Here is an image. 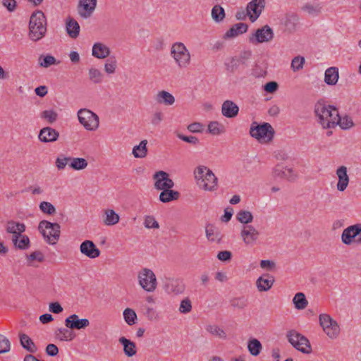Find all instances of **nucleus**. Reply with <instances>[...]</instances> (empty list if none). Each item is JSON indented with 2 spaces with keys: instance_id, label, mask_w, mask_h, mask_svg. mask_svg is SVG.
Returning a JSON list of instances; mask_svg holds the SVG:
<instances>
[{
  "instance_id": "nucleus-1",
  "label": "nucleus",
  "mask_w": 361,
  "mask_h": 361,
  "mask_svg": "<svg viewBox=\"0 0 361 361\" xmlns=\"http://www.w3.org/2000/svg\"><path fill=\"white\" fill-rule=\"evenodd\" d=\"M314 112L318 117V121L323 128H334L337 126L336 119L338 116L337 109L322 102H317L314 106Z\"/></svg>"
},
{
  "instance_id": "nucleus-2",
  "label": "nucleus",
  "mask_w": 361,
  "mask_h": 361,
  "mask_svg": "<svg viewBox=\"0 0 361 361\" xmlns=\"http://www.w3.org/2000/svg\"><path fill=\"white\" fill-rule=\"evenodd\" d=\"M47 32V19L41 11L34 12L29 23V38L34 42L42 39Z\"/></svg>"
},
{
  "instance_id": "nucleus-3",
  "label": "nucleus",
  "mask_w": 361,
  "mask_h": 361,
  "mask_svg": "<svg viewBox=\"0 0 361 361\" xmlns=\"http://www.w3.org/2000/svg\"><path fill=\"white\" fill-rule=\"evenodd\" d=\"M195 178L198 185L204 191L213 192L218 188V179L212 171L205 166H199L195 170Z\"/></svg>"
},
{
  "instance_id": "nucleus-4",
  "label": "nucleus",
  "mask_w": 361,
  "mask_h": 361,
  "mask_svg": "<svg viewBox=\"0 0 361 361\" xmlns=\"http://www.w3.org/2000/svg\"><path fill=\"white\" fill-rule=\"evenodd\" d=\"M250 135L262 144H266L272 140L274 130L269 123L258 124L253 122L250 128Z\"/></svg>"
},
{
  "instance_id": "nucleus-5",
  "label": "nucleus",
  "mask_w": 361,
  "mask_h": 361,
  "mask_svg": "<svg viewBox=\"0 0 361 361\" xmlns=\"http://www.w3.org/2000/svg\"><path fill=\"white\" fill-rule=\"evenodd\" d=\"M38 229L48 244L54 245L57 243L61 233V226L58 223L43 220L39 222Z\"/></svg>"
},
{
  "instance_id": "nucleus-6",
  "label": "nucleus",
  "mask_w": 361,
  "mask_h": 361,
  "mask_svg": "<svg viewBox=\"0 0 361 361\" xmlns=\"http://www.w3.org/2000/svg\"><path fill=\"white\" fill-rule=\"evenodd\" d=\"M171 56L180 68H185L190 64V53L183 42H177L171 45Z\"/></svg>"
},
{
  "instance_id": "nucleus-7",
  "label": "nucleus",
  "mask_w": 361,
  "mask_h": 361,
  "mask_svg": "<svg viewBox=\"0 0 361 361\" xmlns=\"http://www.w3.org/2000/svg\"><path fill=\"white\" fill-rule=\"evenodd\" d=\"M286 338L288 343L302 353L309 355L312 352L309 339L298 331L295 330L288 331Z\"/></svg>"
},
{
  "instance_id": "nucleus-8",
  "label": "nucleus",
  "mask_w": 361,
  "mask_h": 361,
  "mask_svg": "<svg viewBox=\"0 0 361 361\" xmlns=\"http://www.w3.org/2000/svg\"><path fill=\"white\" fill-rule=\"evenodd\" d=\"M138 283L146 292H154L157 288V280L152 270L148 268L141 269L137 274Z\"/></svg>"
},
{
  "instance_id": "nucleus-9",
  "label": "nucleus",
  "mask_w": 361,
  "mask_h": 361,
  "mask_svg": "<svg viewBox=\"0 0 361 361\" xmlns=\"http://www.w3.org/2000/svg\"><path fill=\"white\" fill-rule=\"evenodd\" d=\"M319 324L324 332L331 339H336L340 334V326L338 322L328 314H320L319 316Z\"/></svg>"
},
{
  "instance_id": "nucleus-10",
  "label": "nucleus",
  "mask_w": 361,
  "mask_h": 361,
  "mask_svg": "<svg viewBox=\"0 0 361 361\" xmlns=\"http://www.w3.org/2000/svg\"><path fill=\"white\" fill-rule=\"evenodd\" d=\"M78 117L80 123L90 131L96 130L99 125V116L92 111L87 109H81L78 111Z\"/></svg>"
},
{
  "instance_id": "nucleus-11",
  "label": "nucleus",
  "mask_w": 361,
  "mask_h": 361,
  "mask_svg": "<svg viewBox=\"0 0 361 361\" xmlns=\"http://www.w3.org/2000/svg\"><path fill=\"white\" fill-rule=\"evenodd\" d=\"M341 242L346 245L353 243L361 244V224H356L345 228L341 234Z\"/></svg>"
},
{
  "instance_id": "nucleus-12",
  "label": "nucleus",
  "mask_w": 361,
  "mask_h": 361,
  "mask_svg": "<svg viewBox=\"0 0 361 361\" xmlns=\"http://www.w3.org/2000/svg\"><path fill=\"white\" fill-rule=\"evenodd\" d=\"M240 238L246 246H253L259 239V231L252 225L243 226L240 231Z\"/></svg>"
},
{
  "instance_id": "nucleus-13",
  "label": "nucleus",
  "mask_w": 361,
  "mask_h": 361,
  "mask_svg": "<svg viewBox=\"0 0 361 361\" xmlns=\"http://www.w3.org/2000/svg\"><path fill=\"white\" fill-rule=\"evenodd\" d=\"M154 188L158 190L171 189L174 186L173 180L169 178V174L164 171H159L153 175Z\"/></svg>"
},
{
  "instance_id": "nucleus-14",
  "label": "nucleus",
  "mask_w": 361,
  "mask_h": 361,
  "mask_svg": "<svg viewBox=\"0 0 361 361\" xmlns=\"http://www.w3.org/2000/svg\"><path fill=\"white\" fill-rule=\"evenodd\" d=\"M274 38L273 30L267 25L259 28L250 37V42L253 44L268 42Z\"/></svg>"
},
{
  "instance_id": "nucleus-15",
  "label": "nucleus",
  "mask_w": 361,
  "mask_h": 361,
  "mask_svg": "<svg viewBox=\"0 0 361 361\" xmlns=\"http://www.w3.org/2000/svg\"><path fill=\"white\" fill-rule=\"evenodd\" d=\"M97 0H79L77 6L78 15L83 19L90 18L94 12Z\"/></svg>"
},
{
  "instance_id": "nucleus-16",
  "label": "nucleus",
  "mask_w": 361,
  "mask_h": 361,
  "mask_svg": "<svg viewBox=\"0 0 361 361\" xmlns=\"http://www.w3.org/2000/svg\"><path fill=\"white\" fill-rule=\"evenodd\" d=\"M272 176L274 178L286 179L288 181H295L298 178V174L292 168L282 164H277L274 167Z\"/></svg>"
},
{
  "instance_id": "nucleus-17",
  "label": "nucleus",
  "mask_w": 361,
  "mask_h": 361,
  "mask_svg": "<svg viewBox=\"0 0 361 361\" xmlns=\"http://www.w3.org/2000/svg\"><path fill=\"white\" fill-rule=\"evenodd\" d=\"M264 7L265 0H252L248 3L246 11L250 20L255 22L259 18Z\"/></svg>"
},
{
  "instance_id": "nucleus-18",
  "label": "nucleus",
  "mask_w": 361,
  "mask_h": 361,
  "mask_svg": "<svg viewBox=\"0 0 361 361\" xmlns=\"http://www.w3.org/2000/svg\"><path fill=\"white\" fill-rule=\"evenodd\" d=\"M80 252L90 259H95L101 254L99 249L90 240H85L80 244Z\"/></svg>"
},
{
  "instance_id": "nucleus-19",
  "label": "nucleus",
  "mask_w": 361,
  "mask_h": 361,
  "mask_svg": "<svg viewBox=\"0 0 361 361\" xmlns=\"http://www.w3.org/2000/svg\"><path fill=\"white\" fill-rule=\"evenodd\" d=\"M65 326L70 329L80 330L90 326L87 319H80L78 314H73L65 319Z\"/></svg>"
},
{
  "instance_id": "nucleus-20",
  "label": "nucleus",
  "mask_w": 361,
  "mask_h": 361,
  "mask_svg": "<svg viewBox=\"0 0 361 361\" xmlns=\"http://www.w3.org/2000/svg\"><path fill=\"white\" fill-rule=\"evenodd\" d=\"M336 176L338 179L336 188L338 191L343 192L347 188L350 181L347 167L345 166L338 167L336 170Z\"/></svg>"
},
{
  "instance_id": "nucleus-21",
  "label": "nucleus",
  "mask_w": 361,
  "mask_h": 361,
  "mask_svg": "<svg viewBox=\"0 0 361 361\" xmlns=\"http://www.w3.org/2000/svg\"><path fill=\"white\" fill-rule=\"evenodd\" d=\"M59 133L51 127H44L39 130L38 138L42 142H52L58 140Z\"/></svg>"
},
{
  "instance_id": "nucleus-22",
  "label": "nucleus",
  "mask_w": 361,
  "mask_h": 361,
  "mask_svg": "<svg viewBox=\"0 0 361 361\" xmlns=\"http://www.w3.org/2000/svg\"><path fill=\"white\" fill-rule=\"evenodd\" d=\"M274 281L275 279L273 276L264 274L257 279L256 286L259 292H266L271 288Z\"/></svg>"
},
{
  "instance_id": "nucleus-23",
  "label": "nucleus",
  "mask_w": 361,
  "mask_h": 361,
  "mask_svg": "<svg viewBox=\"0 0 361 361\" xmlns=\"http://www.w3.org/2000/svg\"><path fill=\"white\" fill-rule=\"evenodd\" d=\"M239 111L238 105L231 100H226L221 106V114L226 118H235Z\"/></svg>"
},
{
  "instance_id": "nucleus-24",
  "label": "nucleus",
  "mask_w": 361,
  "mask_h": 361,
  "mask_svg": "<svg viewBox=\"0 0 361 361\" xmlns=\"http://www.w3.org/2000/svg\"><path fill=\"white\" fill-rule=\"evenodd\" d=\"M166 290L173 295H179L185 291V284L180 279H171L166 284Z\"/></svg>"
},
{
  "instance_id": "nucleus-25",
  "label": "nucleus",
  "mask_w": 361,
  "mask_h": 361,
  "mask_svg": "<svg viewBox=\"0 0 361 361\" xmlns=\"http://www.w3.org/2000/svg\"><path fill=\"white\" fill-rule=\"evenodd\" d=\"M110 53V49L102 42H96L92 47V54L97 59H106L109 56Z\"/></svg>"
},
{
  "instance_id": "nucleus-26",
  "label": "nucleus",
  "mask_w": 361,
  "mask_h": 361,
  "mask_svg": "<svg viewBox=\"0 0 361 361\" xmlns=\"http://www.w3.org/2000/svg\"><path fill=\"white\" fill-rule=\"evenodd\" d=\"M154 100L157 104L165 106H171L175 103V97L166 90L158 92L154 96Z\"/></svg>"
},
{
  "instance_id": "nucleus-27",
  "label": "nucleus",
  "mask_w": 361,
  "mask_h": 361,
  "mask_svg": "<svg viewBox=\"0 0 361 361\" xmlns=\"http://www.w3.org/2000/svg\"><path fill=\"white\" fill-rule=\"evenodd\" d=\"M104 74L97 68L91 66L87 70V79L93 85H99L104 81Z\"/></svg>"
},
{
  "instance_id": "nucleus-28",
  "label": "nucleus",
  "mask_w": 361,
  "mask_h": 361,
  "mask_svg": "<svg viewBox=\"0 0 361 361\" xmlns=\"http://www.w3.org/2000/svg\"><path fill=\"white\" fill-rule=\"evenodd\" d=\"M66 30L68 36L72 39H76L80 34V25L73 18H68L66 20Z\"/></svg>"
},
{
  "instance_id": "nucleus-29",
  "label": "nucleus",
  "mask_w": 361,
  "mask_h": 361,
  "mask_svg": "<svg viewBox=\"0 0 361 361\" xmlns=\"http://www.w3.org/2000/svg\"><path fill=\"white\" fill-rule=\"evenodd\" d=\"M205 233L207 240L210 242L219 243L222 239V235L219 229L212 224L206 226Z\"/></svg>"
},
{
  "instance_id": "nucleus-30",
  "label": "nucleus",
  "mask_w": 361,
  "mask_h": 361,
  "mask_svg": "<svg viewBox=\"0 0 361 361\" xmlns=\"http://www.w3.org/2000/svg\"><path fill=\"white\" fill-rule=\"evenodd\" d=\"M248 26L246 23H239L233 25L224 35V39H229L238 36L247 32Z\"/></svg>"
},
{
  "instance_id": "nucleus-31",
  "label": "nucleus",
  "mask_w": 361,
  "mask_h": 361,
  "mask_svg": "<svg viewBox=\"0 0 361 361\" xmlns=\"http://www.w3.org/2000/svg\"><path fill=\"white\" fill-rule=\"evenodd\" d=\"M12 243L16 248L25 250H27L30 245V241L27 235L23 233L19 235L12 236Z\"/></svg>"
},
{
  "instance_id": "nucleus-32",
  "label": "nucleus",
  "mask_w": 361,
  "mask_h": 361,
  "mask_svg": "<svg viewBox=\"0 0 361 361\" xmlns=\"http://www.w3.org/2000/svg\"><path fill=\"white\" fill-rule=\"evenodd\" d=\"M118 341L123 345V353L127 357H131L136 355L137 348L134 342L125 337H121Z\"/></svg>"
},
{
  "instance_id": "nucleus-33",
  "label": "nucleus",
  "mask_w": 361,
  "mask_h": 361,
  "mask_svg": "<svg viewBox=\"0 0 361 361\" xmlns=\"http://www.w3.org/2000/svg\"><path fill=\"white\" fill-rule=\"evenodd\" d=\"M339 78L338 69L336 67L327 68L324 73V82L329 85H334L337 83Z\"/></svg>"
},
{
  "instance_id": "nucleus-34",
  "label": "nucleus",
  "mask_w": 361,
  "mask_h": 361,
  "mask_svg": "<svg viewBox=\"0 0 361 361\" xmlns=\"http://www.w3.org/2000/svg\"><path fill=\"white\" fill-rule=\"evenodd\" d=\"M6 231L8 233L13 234V236L19 235L25 231V225L23 223L10 221L6 224Z\"/></svg>"
},
{
  "instance_id": "nucleus-35",
  "label": "nucleus",
  "mask_w": 361,
  "mask_h": 361,
  "mask_svg": "<svg viewBox=\"0 0 361 361\" xmlns=\"http://www.w3.org/2000/svg\"><path fill=\"white\" fill-rule=\"evenodd\" d=\"M147 145V140H143L140 141L139 145H135L132 150V154L133 157L137 159L145 158L148 152Z\"/></svg>"
},
{
  "instance_id": "nucleus-36",
  "label": "nucleus",
  "mask_w": 361,
  "mask_h": 361,
  "mask_svg": "<svg viewBox=\"0 0 361 361\" xmlns=\"http://www.w3.org/2000/svg\"><path fill=\"white\" fill-rule=\"evenodd\" d=\"M180 193L178 191L172 190L171 189H166L161 190L159 194V200L163 203H167L179 198Z\"/></svg>"
},
{
  "instance_id": "nucleus-37",
  "label": "nucleus",
  "mask_w": 361,
  "mask_h": 361,
  "mask_svg": "<svg viewBox=\"0 0 361 361\" xmlns=\"http://www.w3.org/2000/svg\"><path fill=\"white\" fill-rule=\"evenodd\" d=\"M299 21L298 16L295 13H289L286 16L284 20V26L286 30L290 32L295 30Z\"/></svg>"
},
{
  "instance_id": "nucleus-38",
  "label": "nucleus",
  "mask_w": 361,
  "mask_h": 361,
  "mask_svg": "<svg viewBox=\"0 0 361 361\" xmlns=\"http://www.w3.org/2000/svg\"><path fill=\"white\" fill-rule=\"evenodd\" d=\"M119 215L114 210L108 209L104 211V219L103 222L106 226H114L118 223Z\"/></svg>"
},
{
  "instance_id": "nucleus-39",
  "label": "nucleus",
  "mask_w": 361,
  "mask_h": 361,
  "mask_svg": "<svg viewBox=\"0 0 361 361\" xmlns=\"http://www.w3.org/2000/svg\"><path fill=\"white\" fill-rule=\"evenodd\" d=\"M20 341L23 348L26 349L30 353H33L37 350V348L33 341L27 334H20Z\"/></svg>"
},
{
  "instance_id": "nucleus-40",
  "label": "nucleus",
  "mask_w": 361,
  "mask_h": 361,
  "mask_svg": "<svg viewBox=\"0 0 361 361\" xmlns=\"http://www.w3.org/2000/svg\"><path fill=\"white\" fill-rule=\"evenodd\" d=\"M301 9L312 16H317L322 12V6L319 4L307 3L302 6Z\"/></svg>"
},
{
  "instance_id": "nucleus-41",
  "label": "nucleus",
  "mask_w": 361,
  "mask_h": 361,
  "mask_svg": "<svg viewBox=\"0 0 361 361\" xmlns=\"http://www.w3.org/2000/svg\"><path fill=\"white\" fill-rule=\"evenodd\" d=\"M55 337L61 341H70L73 338L72 333L66 326L58 328L54 332Z\"/></svg>"
},
{
  "instance_id": "nucleus-42",
  "label": "nucleus",
  "mask_w": 361,
  "mask_h": 361,
  "mask_svg": "<svg viewBox=\"0 0 361 361\" xmlns=\"http://www.w3.org/2000/svg\"><path fill=\"white\" fill-rule=\"evenodd\" d=\"M247 349L252 356H257L262 349V345L257 338H251L247 343Z\"/></svg>"
},
{
  "instance_id": "nucleus-43",
  "label": "nucleus",
  "mask_w": 361,
  "mask_h": 361,
  "mask_svg": "<svg viewBox=\"0 0 361 361\" xmlns=\"http://www.w3.org/2000/svg\"><path fill=\"white\" fill-rule=\"evenodd\" d=\"M87 161L84 158L71 157V163H69V166L74 170H83L87 167Z\"/></svg>"
},
{
  "instance_id": "nucleus-44",
  "label": "nucleus",
  "mask_w": 361,
  "mask_h": 361,
  "mask_svg": "<svg viewBox=\"0 0 361 361\" xmlns=\"http://www.w3.org/2000/svg\"><path fill=\"white\" fill-rule=\"evenodd\" d=\"M293 302L297 310H304L307 307L308 302L302 293H298L293 299Z\"/></svg>"
},
{
  "instance_id": "nucleus-45",
  "label": "nucleus",
  "mask_w": 361,
  "mask_h": 361,
  "mask_svg": "<svg viewBox=\"0 0 361 361\" xmlns=\"http://www.w3.org/2000/svg\"><path fill=\"white\" fill-rule=\"evenodd\" d=\"M212 18L216 23L222 22L226 16L224 9L220 5H215L212 9Z\"/></svg>"
},
{
  "instance_id": "nucleus-46",
  "label": "nucleus",
  "mask_w": 361,
  "mask_h": 361,
  "mask_svg": "<svg viewBox=\"0 0 361 361\" xmlns=\"http://www.w3.org/2000/svg\"><path fill=\"white\" fill-rule=\"evenodd\" d=\"M206 331L211 335L221 339H226L227 335L224 330L217 325H208L206 326Z\"/></svg>"
},
{
  "instance_id": "nucleus-47",
  "label": "nucleus",
  "mask_w": 361,
  "mask_h": 361,
  "mask_svg": "<svg viewBox=\"0 0 361 361\" xmlns=\"http://www.w3.org/2000/svg\"><path fill=\"white\" fill-rule=\"evenodd\" d=\"M207 131L213 135H219L225 132V128L218 121H211L208 124Z\"/></svg>"
},
{
  "instance_id": "nucleus-48",
  "label": "nucleus",
  "mask_w": 361,
  "mask_h": 361,
  "mask_svg": "<svg viewBox=\"0 0 361 361\" xmlns=\"http://www.w3.org/2000/svg\"><path fill=\"white\" fill-rule=\"evenodd\" d=\"M337 126H339L343 130H348L354 126L353 119L348 116H340L338 115L336 119Z\"/></svg>"
},
{
  "instance_id": "nucleus-49",
  "label": "nucleus",
  "mask_w": 361,
  "mask_h": 361,
  "mask_svg": "<svg viewBox=\"0 0 361 361\" xmlns=\"http://www.w3.org/2000/svg\"><path fill=\"white\" fill-rule=\"evenodd\" d=\"M236 219L241 224H247L252 221L253 216L249 211L240 210L238 212Z\"/></svg>"
},
{
  "instance_id": "nucleus-50",
  "label": "nucleus",
  "mask_w": 361,
  "mask_h": 361,
  "mask_svg": "<svg viewBox=\"0 0 361 361\" xmlns=\"http://www.w3.org/2000/svg\"><path fill=\"white\" fill-rule=\"evenodd\" d=\"M44 255L41 251L37 250L26 256L27 265L34 266V262H42L44 261Z\"/></svg>"
},
{
  "instance_id": "nucleus-51",
  "label": "nucleus",
  "mask_w": 361,
  "mask_h": 361,
  "mask_svg": "<svg viewBox=\"0 0 361 361\" xmlns=\"http://www.w3.org/2000/svg\"><path fill=\"white\" fill-rule=\"evenodd\" d=\"M123 317L125 322L130 326L135 324L137 320L136 312L131 308H126L124 310Z\"/></svg>"
},
{
  "instance_id": "nucleus-52",
  "label": "nucleus",
  "mask_w": 361,
  "mask_h": 361,
  "mask_svg": "<svg viewBox=\"0 0 361 361\" xmlns=\"http://www.w3.org/2000/svg\"><path fill=\"white\" fill-rule=\"evenodd\" d=\"M117 68V61L115 57H110L108 59L104 66V69L107 74H114Z\"/></svg>"
},
{
  "instance_id": "nucleus-53",
  "label": "nucleus",
  "mask_w": 361,
  "mask_h": 361,
  "mask_svg": "<svg viewBox=\"0 0 361 361\" xmlns=\"http://www.w3.org/2000/svg\"><path fill=\"white\" fill-rule=\"evenodd\" d=\"M40 117L49 123H54L58 118V114L53 109L44 110L41 112Z\"/></svg>"
},
{
  "instance_id": "nucleus-54",
  "label": "nucleus",
  "mask_w": 361,
  "mask_h": 361,
  "mask_svg": "<svg viewBox=\"0 0 361 361\" xmlns=\"http://www.w3.org/2000/svg\"><path fill=\"white\" fill-rule=\"evenodd\" d=\"M144 314L150 322H156L160 319L159 312L152 307H146Z\"/></svg>"
},
{
  "instance_id": "nucleus-55",
  "label": "nucleus",
  "mask_w": 361,
  "mask_h": 361,
  "mask_svg": "<svg viewBox=\"0 0 361 361\" xmlns=\"http://www.w3.org/2000/svg\"><path fill=\"white\" fill-rule=\"evenodd\" d=\"M39 207L43 213L49 215L54 214L56 211L55 207L51 203L46 201L42 202Z\"/></svg>"
},
{
  "instance_id": "nucleus-56",
  "label": "nucleus",
  "mask_w": 361,
  "mask_h": 361,
  "mask_svg": "<svg viewBox=\"0 0 361 361\" xmlns=\"http://www.w3.org/2000/svg\"><path fill=\"white\" fill-rule=\"evenodd\" d=\"M11 350V343L8 338L0 334V354L9 352Z\"/></svg>"
},
{
  "instance_id": "nucleus-57",
  "label": "nucleus",
  "mask_w": 361,
  "mask_h": 361,
  "mask_svg": "<svg viewBox=\"0 0 361 361\" xmlns=\"http://www.w3.org/2000/svg\"><path fill=\"white\" fill-rule=\"evenodd\" d=\"M305 58L302 56H295L291 62V68L294 72L300 71L303 68L305 63Z\"/></svg>"
},
{
  "instance_id": "nucleus-58",
  "label": "nucleus",
  "mask_w": 361,
  "mask_h": 361,
  "mask_svg": "<svg viewBox=\"0 0 361 361\" xmlns=\"http://www.w3.org/2000/svg\"><path fill=\"white\" fill-rule=\"evenodd\" d=\"M231 305L233 307L243 309L247 305V300L243 297L235 298L231 300Z\"/></svg>"
},
{
  "instance_id": "nucleus-59",
  "label": "nucleus",
  "mask_w": 361,
  "mask_h": 361,
  "mask_svg": "<svg viewBox=\"0 0 361 361\" xmlns=\"http://www.w3.org/2000/svg\"><path fill=\"white\" fill-rule=\"evenodd\" d=\"M192 310V302L188 298H186L181 300L179 311L183 314H187L190 312Z\"/></svg>"
},
{
  "instance_id": "nucleus-60",
  "label": "nucleus",
  "mask_w": 361,
  "mask_h": 361,
  "mask_svg": "<svg viewBox=\"0 0 361 361\" xmlns=\"http://www.w3.org/2000/svg\"><path fill=\"white\" fill-rule=\"evenodd\" d=\"M164 120V114L160 111H154L150 117V123L153 126H159Z\"/></svg>"
},
{
  "instance_id": "nucleus-61",
  "label": "nucleus",
  "mask_w": 361,
  "mask_h": 361,
  "mask_svg": "<svg viewBox=\"0 0 361 361\" xmlns=\"http://www.w3.org/2000/svg\"><path fill=\"white\" fill-rule=\"evenodd\" d=\"M144 225L147 228H159V223L152 216H147L145 219Z\"/></svg>"
},
{
  "instance_id": "nucleus-62",
  "label": "nucleus",
  "mask_w": 361,
  "mask_h": 361,
  "mask_svg": "<svg viewBox=\"0 0 361 361\" xmlns=\"http://www.w3.org/2000/svg\"><path fill=\"white\" fill-rule=\"evenodd\" d=\"M71 163V157H57L56 159V166L58 170H63L68 163Z\"/></svg>"
},
{
  "instance_id": "nucleus-63",
  "label": "nucleus",
  "mask_w": 361,
  "mask_h": 361,
  "mask_svg": "<svg viewBox=\"0 0 361 361\" xmlns=\"http://www.w3.org/2000/svg\"><path fill=\"white\" fill-rule=\"evenodd\" d=\"M56 59L50 55H47L44 57L43 60L40 61L39 65L44 68H48L51 65L56 64Z\"/></svg>"
},
{
  "instance_id": "nucleus-64",
  "label": "nucleus",
  "mask_w": 361,
  "mask_h": 361,
  "mask_svg": "<svg viewBox=\"0 0 361 361\" xmlns=\"http://www.w3.org/2000/svg\"><path fill=\"white\" fill-rule=\"evenodd\" d=\"M63 307L59 302H51L49 305V310L54 314H60L63 312Z\"/></svg>"
}]
</instances>
